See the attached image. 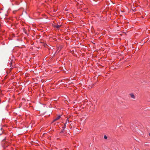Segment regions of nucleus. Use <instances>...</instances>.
<instances>
[{
    "mask_svg": "<svg viewBox=\"0 0 150 150\" xmlns=\"http://www.w3.org/2000/svg\"><path fill=\"white\" fill-rule=\"evenodd\" d=\"M12 65H15V64H13V62H11V66Z\"/></svg>",
    "mask_w": 150,
    "mask_h": 150,
    "instance_id": "nucleus-6",
    "label": "nucleus"
},
{
    "mask_svg": "<svg viewBox=\"0 0 150 150\" xmlns=\"http://www.w3.org/2000/svg\"><path fill=\"white\" fill-rule=\"evenodd\" d=\"M1 130L2 129V128H1Z\"/></svg>",
    "mask_w": 150,
    "mask_h": 150,
    "instance_id": "nucleus-11",
    "label": "nucleus"
},
{
    "mask_svg": "<svg viewBox=\"0 0 150 150\" xmlns=\"http://www.w3.org/2000/svg\"><path fill=\"white\" fill-rule=\"evenodd\" d=\"M61 26V25H55L54 27L56 28H59Z\"/></svg>",
    "mask_w": 150,
    "mask_h": 150,
    "instance_id": "nucleus-2",
    "label": "nucleus"
},
{
    "mask_svg": "<svg viewBox=\"0 0 150 150\" xmlns=\"http://www.w3.org/2000/svg\"><path fill=\"white\" fill-rule=\"evenodd\" d=\"M60 117H61V116L60 115L58 116L56 118H55L53 120L52 122H54L58 120L59 119H60Z\"/></svg>",
    "mask_w": 150,
    "mask_h": 150,
    "instance_id": "nucleus-1",
    "label": "nucleus"
},
{
    "mask_svg": "<svg viewBox=\"0 0 150 150\" xmlns=\"http://www.w3.org/2000/svg\"><path fill=\"white\" fill-rule=\"evenodd\" d=\"M12 69H13V68H10V71H11Z\"/></svg>",
    "mask_w": 150,
    "mask_h": 150,
    "instance_id": "nucleus-8",
    "label": "nucleus"
},
{
    "mask_svg": "<svg viewBox=\"0 0 150 150\" xmlns=\"http://www.w3.org/2000/svg\"><path fill=\"white\" fill-rule=\"evenodd\" d=\"M64 125H65V126H66L65 124Z\"/></svg>",
    "mask_w": 150,
    "mask_h": 150,
    "instance_id": "nucleus-10",
    "label": "nucleus"
},
{
    "mask_svg": "<svg viewBox=\"0 0 150 150\" xmlns=\"http://www.w3.org/2000/svg\"><path fill=\"white\" fill-rule=\"evenodd\" d=\"M59 69L60 70H61L62 69V67H60V68H59Z\"/></svg>",
    "mask_w": 150,
    "mask_h": 150,
    "instance_id": "nucleus-7",
    "label": "nucleus"
},
{
    "mask_svg": "<svg viewBox=\"0 0 150 150\" xmlns=\"http://www.w3.org/2000/svg\"><path fill=\"white\" fill-rule=\"evenodd\" d=\"M114 66H111V67L110 68V69H111L112 70H114V69H115V68H113Z\"/></svg>",
    "mask_w": 150,
    "mask_h": 150,
    "instance_id": "nucleus-4",
    "label": "nucleus"
},
{
    "mask_svg": "<svg viewBox=\"0 0 150 150\" xmlns=\"http://www.w3.org/2000/svg\"><path fill=\"white\" fill-rule=\"evenodd\" d=\"M149 135L150 136V133H149Z\"/></svg>",
    "mask_w": 150,
    "mask_h": 150,
    "instance_id": "nucleus-9",
    "label": "nucleus"
},
{
    "mask_svg": "<svg viewBox=\"0 0 150 150\" xmlns=\"http://www.w3.org/2000/svg\"><path fill=\"white\" fill-rule=\"evenodd\" d=\"M130 95L132 98L134 99L135 98V96L133 94L131 93L130 94Z\"/></svg>",
    "mask_w": 150,
    "mask_h": 150,
    "instance_id": "nucleus-3",
    "label": "nucleus"
},
{
    "mask_svg": "<svg viewBox=\"0 0 150 150\" xmlns=\"http://www.w3.org/2000/svg\"><path fill=\"white\" fill-rule=\"evenodd\" d=\"M104 138L105 139H107V137L105 135L104 136Z\"/></svg>",
    "mask_w": 150,
    "mask_h": 150,
    "instance_id": "nucleus-5",
    "label": "nucleus"
}]
</instances>
